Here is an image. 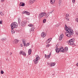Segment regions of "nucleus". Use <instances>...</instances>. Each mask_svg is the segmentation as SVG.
<instances>
[{"label": "nucleus", "mask_w": 78, "mask_h": 78, "mask_svg": "<svg viewBox=\"0 0 78 78\" xmlns=\"http://www.w3.org/2000/svg\"><path fill=\"white\" fill-rule=\"evenodd\" d=\"M65 28L66 31H68V32H69V31L70 32V34L71 35H72L73 34V30L70 27H67V25H65Z\"/></svg>", "instance_id": "f257e3e1"}, {"label": "nucleus", "mask_w": 78, "mask_h": 78, "mask_svg": "<svg viewBox=\"0 0 78 78\" xmlns=\"http://www.w3.org/2000/svg\"><path fill=\"white\" fill-rule=\"evenodd\" d=\"M11 27L12 28H17L18 25L16 22H14L12 23L11 24Z\"/></svg>", "instance_id": "f03ea898"}, {"label": "nucleus", "mask_w": 78, "mask_h": 78, "mask_svg": "<svg viewBox=\"0 0 78 78\" xmlns=\"http://www.w3.org/2000/svg\"><path fill=\"white\" fill-rule=\"evenodd\" d=\"M70 33V32H69V31L68 32H65V34L68 37H70L71 36Z\"/></svg>", "instance_id": "7ed1b4c3"}, {"label": "nucleus", "mask_w": 78, "mask_h": 78, "mask_svg": "<svg viewBox=\"0 0 78 78\" xmlns=\"http://www.w3.org/2000/svg\"><path fill=\"white\" fill-rule=\"evenodd\" d=\"M26 24H27V21L22 22L21 23V27H24V26H25Z\"/></svg>", "instance_id": "20e7f679"}, {"label": "nucleus", "mask_w": 78, "mask_h": 78, "mask_svg": "<svg viewBox=\"0 0 78 78\" xmlns=\"http://www.w3.org/2000/svg\"><path fill=\"white\" fill-rule=\"evenodd\" d=\"M68 43L69 45H74V42L71 41V40L68 41Z\"/></svg>", "instance_id": "39448f33"}, {"label": "nucleus", "mask_w": 78, "mask_h": 78, "mask_svg": "<svg viewBox=\"0 0 78 78\" xmlns=\"http://www.w3.org/2000/svg\"><path fill=\"white\" fill-rule=\"evenodd\" d=\"M19 42V40L17 39H15L13 41V43L14 44H17Z\"/></svg>", "instance_id": "423d86ee"}, {"label": "nucleus", "mask_w": 78, "mask_h": 78, "mask_svg": "<svg viewBox=\"0 0 78 78\" xmlns=\"http://www.w3.org/2000/svg\"><path fill=\"white\" fill-rule=\"evenodd\" d=\"M59 49L60 52H62V53H64V51H65L64 50V49L62 47H61V48H59Z\"/></svg>", "instance_id": "0eeeda50"}, {"label": "nucleus", "mask_w": 78, "mask_h": 78, "mask_svg": "<svg viewBox=\"0 0 78 78\" xmlns=\"http://www.w3.org/2000/svg\"><path fill=\"white\" fill-rule=\"evenodd\" d=\"M63 37H64V34H61L60 35V36L59 37V41H61L62 39V38H63Z\"/></svg>", "instance_id": "6e6552de"}, {"label": "nucleus", "mask_w": 78, "mask_h": 78, "mask_svg": "<svg viewBox=\"0 0 78 78\" xmlns=\"http://www.w3.org/2000/svg\"><path fill=\"white\" fill-rule=\"evenodd\" d=\"M41 36L42 37H45L46 36V34L44 32H43V33H41Z\"/></svg>", "instance_id": "1a4fd4ad"}, {"label": "nucleus", "mask_w": 78, "mask_h": 78, "mask_svg": "<svg viewBox=\"0 0 78 78\" xmlns=\"http://www.w3.org/2000/svg\"><path fill=\"white\" fill-rule=\"evenodd\" d=\"M20 55H22L24 56H26L27 55L26 53H25L24 52H23V51H20Z\"/></svg>", "instance_id": "9d476101"}, {"label": "nucleus", "mask_w": 78, "mask_h": 78, "mask_svg": "<svg viewBox=\"0 0 78 78\" xmlns=\"http://www.w3.org/2000/svg\"><path fill=\"white\" fill-rule=\"evenodd\" d=\"M34 64H37L39 62V61L36 59H35L34 60Z\"/></svg>", "instance_id": "9b49d317"}, {"label": "nucleus", "mask_w": 78, "mask_h": 78, "mask_svg": "<svg viewBox=\"0 0 78 78\" xmlns=\"http://www.w3.org/2000/svg\"><path fill=\"white\" fill-rule=\"evenodd\" d=\"M51 40V38H50L48 39L47 41L46 42V44H49V43H50Z\"/></svg>", "instance_id": "f8f14e48"}, {"label": "nucleus", "mask_w": 78, "mask_h": 78, "mask_svg": "<svg viewBox=\"0 0 78 78\" xmlns=\"http://www.w3.org/2000/svg\"><path fill=\"white\" fill-rule=\"evenodd\" d=\"M55 51L57 53H59V52L60 51L59 50V48H56L55 49Z\"/></svg>", "instance_id": "ddd939ff"}, {"label": "nucleus", "mask_w": 78, "mask_h": 78, "mask_svg": "<svg viewBox=\"0 0 78 78\" xmlns=\"http://www.w3.org/2000/svg\"><path fill=\"white\" fill-rule=\"evenodd\" d=\"M34 29H35L34 27H32L31 28V29L30 30V32L31 33V31H34Z\"/></svg>", "instance_id": "4468645a"}, {"label": "nucleus", "mask_w": 78, "mask_h": 78, "mask_svg": "<svg viewBox=\"0 0 78 78\" xmlns=\"http://www.w3.org/2000/svg\"><path fill=\"white\" fill-rule=\"evenodd\" d=\"M45 58H46V59H49L50 58V57L49 55H47L46 54H45Z\"/></svg>", "instance_id": "2eb2a0df"}, {"label": "nucleus", "mask_w": 78, "mask_h": 78, "mask_svg": "<svg viewBox=\"0 0 78 78\" xmlns=\"http://www.w3.org/2000/svg\"><path fill=\"white\" fill-rule=\"evenodd\" d=\"M32 51V50H31V49H29L28 51L29 55H30Z\"/></svg>", "instance_id": "dca6fc26"}, {"label": "nucleus", "mask_w": 78, "mask_h": 78, "mask_svg": "<svg viewBox=\"0 0 78 78\" xmlns=\"http://www.w3.org/2000/svg\"><path fill=\"white\" fill-rule=\"evenodd\" d=\"M36 58L35 59H36L37 60H39V59L40 58H39V55H36Z\"/></svg>", "instance_id": "f3484780"}, {"label": "nucleus", "mask_w": 78, "mask_h": 78, "mask_svg": "<svg viewBox=\"0 0 78 78\" xmlns=\"http://www.w3.org/2000/svg\"><path fill=\"white\" fill-rule=\"evenodd\" d=\"M11 33L12 34H13V33H15V31H14V28H11Z\"/></svg>", "instance_id": "a211bd4d"}, {"label": "nucleus", "mask_w": 78, "mask_h": 78, "mask_svg": "<svg viewBox=\"0 0 78 78\" xmlns=\"http://www.w3.org/2000/svg\"><path fill=\"white\" fill-rule=\"evenodd\" d=\"M55 2V0H51L50 2L51 4H53Z\"/></svg>", "instance_id": "6ab92c4d"}, {"label": "nucleus", "mask_w": 78, "mask_h": 78, "mask_svg": "<svg viewBox=\"0 0 78 78\" xmlns=\"http://www.w3.org/2000/svg\"><path fill=\"white\" fill-rule=\"evenodd\" d=\"M43 14L44 12H42L41 13H40L39 14V16L41 17H44V16L43 15Z\"/></svg>", "instance_id": "aec40b11"}, {"label": "nucleus", "mask_w": 78, "mask_h": 78, "mask_svg": "<svg viewBox=\"0 0 78 78\" xmlns=\"http://www.w3.org/2000/svg\"><path fill=\"white\" fill-rule=\"evenodd\" d=\"M28 26H29V27H34V25H33L32 24H29Z\"/></svg>", "instance_id": "412c9836"}, {"label": "nucleus", "mask_w": 78, "mask_h": 78, "mask_svg": "<svg viewBox=\"0 0 78 78\" xmlns=\"http://www.w3.org/2000/svg\"><path fill=\"white\" fill-rule=\"evenodd\" d=\"M20 18H18V23L19 24V25H20Z\"/></svg>", "instance_id": "4be33fe9"}, {"label": "nucleus", "mask_w": 78, "mask_h": 78, "mask_svg": "<svg viewBox=\"0 0 78 78\" xmlns=\"http://www.w3.org/2000/svg\"><path fill=\"white\" fill-rule=\"evenodd\" d=\"M49 14H48V13H47L46 14V18H47L48 16H49Z\"/></svg>", "instance_id": "5701e85b"}, {"label": "nucleus", "mask_w": 78, "mask_h": 78, "mask_svg": "<svg viewBox=\"0 0 78 78\" xmlns=\"http://www.w3.org/2000/svg\"><path fill=\"white\" fill-rule=\"evenodd\" d=\"M29 2L30 3V4H32V3H34V2L32 0H30L29 1Z\"/></svg>", "instance_id": "b1692460"}, {"label": "nucleus", "mask_w": 78, "mask_h": 78, "mask_svg": "<svg viewBox=\"0 0 78 78\" xmlns=\"http://www.w3.org/2000/svg\"><path fill=\"white\" fill-rule=\"evenodd\" d=\"M72 41V42H74L75 41V39L74 38H72L69 41Z\"/></svg>", "instance_id": "393cba45"}, {"label": "nucleus", "mask_w": 78, "mask_h": 78, "mask_svg": "<svg viewBox=\"0 0 78 78\" xmlns=\"http://www.w3.org/2000/svg\"><path fill=\"white\" fill-rule=\"evenodd\" d=\"M50 65L51 66H54L55 65V63H51V64Z\"/></svg>", "instance_id": "a878e982"}, {"label": "nucleus", "mask_w": 78, "mask_h": 78, "mask_svg": "<svg viewBox=\"0 0 78 78\" xmlns=\"http://www.w3.org/2000/svg\"><path fill=\"white\" fill-rule=\"evenodd\" d=\"M0 14L1 16H4V13L2 12H0Z\"/></svg>", "instance_id": "bb28decb"}, {"label": "nucleus", "mask_w": 78, "mask_h": 78, "mask_svg": "<svg viewBox=\"0 0 78 78\" xmlns=\"http://www.w3.org/2000/svg\"><path fill=\"white\" fill-rule=\"evenodd\" d=\"M26 14L27 15H28V16L30 15V12H28L27 11Z\"/></svg>", "instance_id": "cd10ccee"}, {"label": "nucleus", "mask_w": 78, "mask_h": 78, "mask_svg": "<svg viewBox=\"0 0 78 78\" xmlns=\"http://www.w3.org/2000/svg\"><path fill=\"white\" fill-rule=\"evenodd\" d=\"M46 19H44L43 20V23H45V22H46Z\"/></svg>", "instance_id": "c85d7f7f"}, {"label": "nucleus", "mask_w": 78, "mask_h": 78, "mask_svg": "<svg viewBox=\"0 0 78 78\" xmlns=\"http://www.w3.org/2000/svg\"><path fill=\"white\" fill-rule=\"evenodd\" d=\"M65 51H68V47H65Z\"/></svg>", "instance_id": "c756f323"}, {"label": "nucleus", "mask_w": 78, "mask_h": 78, "mask_svg": "<svg viewBox=\"0 0 78 78\" xmlns=\"http://www.w3.org/2000/svg\"><path fill=\"white\" fill-rule=\"evenodd\" d=\"M53 11H54L53 10H52V12H48V13L50 15L51 14H52V12H53Z\"/></svg>", "instance_id": "7c9ffc66"}, {"label": "nucleus", "mask_w": 78, "mask_h": 78, "mask_svg": "<svg viewBox=\"0 0 78 78\" xmlns=\"http://www.w3.org/2000/svg\"><path fill=\"white\" fill-rule=\"evenodd\" d=\"M27 12V11H23L22 12V14H26V12Z\"/></svg>", "instance_id": "2f4dec72"}, {"label": "nucleus", "mask_w": 78, "mask_h": 78, "mask_svg": "<svg viewBox=\"0 0 78 78\" xmlns=\"http://www.w3.org/2000/svg\"><path fill=\"white\" fill-rule=\"evenodd\" d=\"M22 41H23V44H26V42L24 41V40H23Z\"/></svg>", "instance_id": "473e14b6"}, {"label": "nucleus", "mask_w": 78, "mask_h": 78, "mask_svg": "<svg viewBox=\"0 0 78 78\" xmlns=\"http://www.w3.org/2000/svg\"><path fill=\"white\" fill-rule=\"evenodd\" d=\"M46 16V13H45V12H43V16Z\"/></svg>", "instance_id": "72a5a7b5"}, {"label": "nucleus", "mask_w": 78, "mask_h": 78, "mask_svg": "<svg viewBox=\"0 0 78 78\" xmlns=\"http://www.w3.org/2000/svg\"><path fill=\"white\" fill-rule=\"evenodd\" d=\"M69 17V14H66V17Z\"/></svg>", "instance_id": "f704fd0d"}, {"label": "nucleus", "mask_w": 78, "mask_h": 78, "mask_svg": "<svg viewBox=\"0 0 78 78\" xmlns=\"http://www.w3.org/2000/svg\"><path fill=\"white\" fill-rule=\"evenodd\" d=\"M2 41H5L6 40V38H2Z\"/></svg>", "instance_id": "c9c22d12"}, {"label": "nucleus", "mask_w": 78, "mask_h": 78, "mask_svg": "<svg viewBox=\"0 0 78 78\" xmlns=\"http://www.w3.org/2000/svg\"><path fill=\"white\" fill-rule=\"evenodd\" d=\"M30 45V43H27L26 44V47H28Z\"/></svg>", "instance_id": "e433bc0d"}, {"label": "nucleus", "mask_w": 78, "mask_h": 78, "mask_svg": "<svg viewBox=\"0 0 78 78\" xmlns=\"http://www.w3.org/2000/svg\"><path fill=\"white\" fill-rule=\"evenodd\" d=\"M1 74H3V73H4V72L3 70H1Z\"/></svg>", "instance_id": "4c0bfd02"}, {"label": "nucleus", "mask_w": 78, "mask_h": 78, "mask_svg": "<svg viewBox=\"0 0 78 78\" xmlns=\"http://www.w3.org/2000/svg\"><path fill=\"white\" fill-rule=\"evenodd\" d=\"M59 46V44H57L56 46V48H58V47Z\"/></svg>", "instance_id": "58836bf2"}, {"label": "nucleus", "mask_w": 78, "mask_h": 78, "mask_svg": "<svg viewBox=\"0 0 78 78\" xmlns=\"http://www.w3.org/2000/svg\"><path fill=\"white\" fill-rule=\"evenodd\" d=\"M69 17H66V19L68 21H69V19L68 18Z\"/></svg>", "instance_id": "ea45409f"}, {"label": "nucleus", "mask_w": 78, "mask_h": 78, "mask_svg": "<svg viewBox=\"0 0 78 78\" xmlns=\"http://www.w3.org/2000/svg\"><path fill=\"white\" fill-rule=\"evenodd\" d=\"M22 6H25V4L23 3L21 5Z\"/></svg>", "instance_id": "a19ab883"}, {"label": "nucleus", "mask_w": 78, "mask_h": 78, "mask_svg": "<svg viewBox=\"0 0 78 78\" xmlns=\"http://www.w3.org/2000/svg\"><path fill=\"white\" fill-rule=\"evenodd\" d=\"M2 22L3 21H2V20H1L0 21V24H2Z\"/></svg>", "instance_id": "79ce46f5"}, {"label": "nucleus", "mask_w": 78, "mask_h": 78, "mask_svg": "<svg viewBox=\"0 0 78 78\" xmlns=\"http://www.w3.org/2000/svg\"><path fill=\"white\" fill-rule=\"evenodd\" d=\"M61 2H62V1H61V0H59V4H60V3H61Z\"/></svg>", "instance_id": "37998d69"}, {"label": "nucleus", "mask_w": 78, "mask_h": 78, "mask_svg": "<svg viewBox=\"0 0 78 78\" xmlns=\"http://www.w3.org/2000/svg\"><path fill=\"white\" fill-rule=\"evenodd\" d=\"M75 0H72V2L73 3H75Z\"/></svg>", "instance_id": "c03bdc74"}, {"label": "nucleus", "mask_w": 78, "mask_h": 78, "mask_svg": "<svg viewBox=\"0 0 78 78\" xmlns=\"http://www.w3.org/2000/svg\"><path fill=\"white\" fill-rule=\"evenodd\" d=\"M48 56H49V57H50L51 56V52L49 53V55H48Z\"/></svg>", "instance_id": "a18cd8bd"}, {"label": "nucleus", "mask_w": 78, "mask_h": 78, "mask_svg": "<svg viewBox=\"0 0 78 78\" xmlns=\"http://www.w3.org/2000/svg\"><path fill=\"white\" fill-rule=\"evenodd\" d=\"M49 44H47V46H46V47H49Z\"/></svg>", "instance_id": "49530a36"}, {"label": "nucleus", "mask_w": 78, "mask_h": 78, "mask_svg": "<svg viewBox=\"0 0 78 78\" xmlns=\"http://www.w3.org/2000/svg\"><path fill=\"white\" fill-rule=\"evenodd\" d=\"M56 27H58L59 26V25H58V24H56Z\"/></svg>", "instance_id": "de8ad7c7"}, {"label": "nucleus", "mask_w": 78, "mask_h": 78, "mask_svg": "<svg viewBox=\"0 0 78 78\" xmlns=\"http://www.w3.org/2000/svg\"><path fill=\"white\" fill-rule=\"evenodd\" d=\"M22 2H20V6H21V4H22Z\"/></svg>", "instance_id": "09e8293b"}, {"label": "nucleus", "mask_w": 78, "mask_h": 78, "mask_svg": "<svg viewBox=\"0 0 78 78\" xmlns=\"http://www.w3.org/2000/svg\"><path fill=\"white\" fill-rule=\"evenodd\" d=\"M23 45L24 46H26L27 47V44H24Z\"/></svg>", "instance_id": "8fccbe9b"}, {"label": "nucleus", "mask_w": 78, "mask_h": 78, "mask_svg": "<svg viewBox=\"0 0 78 78\" xmlns=\"http://www.w3.org/2000/svg\"><path fill=\"white\" fill-rule=\"evenodd\" d=\"M4 1H5V0H1V2H3Z\"/></svg>", "instance_id": "3c124183"}, {"label": "nucleus", "mask_w": 78, "mask_h": 78, "mask_svg": "<svg viewBox=\"0 0 78 78\" xmlns=\"http://www.w3.org/2000/svg\"><path fill=\"white\" fill-rule=\"evenodd\" d=\"M20 47H22V44H20Z\"/></svg>", "instance_id": "603ef678"}, {"label": "nucleus", "mask_w": 78, "mask_h": 78, "mask_svg": "<svg viewBox=\"0 0 78 78\" xmlns=\"http://www.w3.org/2000/svg\"><path fill=\"white\" fill-rule=\"evenodd\" d=\"M12 55V52H10V55Z\"/></svg>", "instance_id": "864d4df0"}, {"label": "nucleus", "mask_w": 78, "mask_h": 78, "mask_svg": "<svg viewBox=\"0 0 78 78\" xmlns=\"http://www.w3.org/2000/svg\"><path fill=\"white\" fill-rule=\"evenodd\" d=\"M36 0H32L34 2Z\"/></svg>", "instance_id": "5fc2aeb1"}, {"label": "nucleus", "mask_w": 78, "mask_h": 78, "mask_svg": "<svg viewBox=\"0 0 78 78\" xmlns=\"http://www.w3.org/2000/svg\"><path fill=\"white\" fill-rule=\"evenodd\" d=\"M76 34L77 35H78V32H76Z\"/></svg>", "instance_id": "6e6d98bb"}]
</instances>
